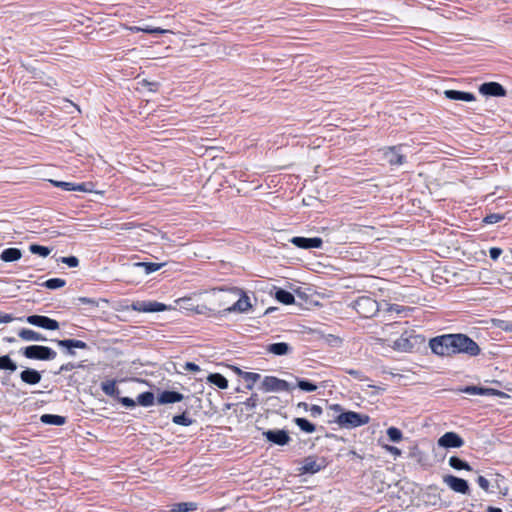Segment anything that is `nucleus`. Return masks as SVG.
<instances>
[{
    "label": "nucleus",
    "instance_id": "nucleus-1",
    "mask_svg": "<svg viewBox=\"0 0 512 512\" xmlns=\"http://www.w3.org/2000/svg\"><path fill=\"white\" fill-rule=\"evenodd\" d=\"M331 409L338 413L334 422L341 428L354 429L370 422L369 415L350 410L346 411L340 404H333Z\"/></svg>",
    "mask_w": 512,
    "mask_h": 512
},
{
    "label": "nucleus",
    "instance_id": "nucleus-2",
    "mask_svg": "<svg viewBox=\"0 0 512 512\" xmlns=\"http://www.w3.org/2000/svg\"><path fill=\"white\" fill-rule=\"evenodd\" d=\"M429 348L432 353L440 357L454 355V333L442 334L429 340Z\"/></svg>",
    "mask_w": 512,
    "mask_h": 512
},
{
    "label": "nucleus",
    "instance_id": "nucleus-3",
    "mask_svg": "<svg viewBox=\"0 0 512 512\" xmlns=\"http://www.w3.org/2000/svg\"><path fill=\"white\" fill-rule=\"evenodd\" d=\"M454 346V355L465 354L470 357H476L481 353L479 345L463 333H454Z\"/></svg>",
    "mask_w": 512,
    "mask_h": 512
},
{
    "label": "nucleus",
    "instance_id": "nucleus-4",
    "mask_svg": "<svg viewBox=\"0 0 512 512\" xmlns=\"http://www.w3.org/2000/svg\"><path fill=\"white\" fill-rule=\"evenodd\" d=\"M352 307L362 318H372L379 312L378 302L370 296H360L353 303Z\"/></svg>",
    "mask_w": 512,
    "mask_h": 512
},
{
    "label": "nucleus",
    "instance_id": "nucleus-5",
    "mask_svg": "<svg viewBox=\"0 0 512 512\" xmlns=\"http://www.w3.org/2000/svg\"><path fill=\"white\" fill-rule=\"evenodd\" d=\"M21 354L27 359L49 361L56 358L57 353L52 348L42 345H30L21 349Z\"/></svg>",
    "mask_w": 512,
    "mask_h": 512
},
{
    "label": "nucleus",
    "instance_id": "nucleus-6",
    "mask_svg": "<svg viewBox=\"0 0 512 512\" xmlns=\"http://www.w3.org/2000/svg\"><path fill=\"white\" fill-rule=\"evenodd\" d=\"M263 392H290L295 389L291 383L275 376H265L259 387Z\"/></svg>",
    "mask_w": 512,
    "mask_h": 512
},
{
    "label": "nucleus",
    "instance_id": "nucleus-7",
    "mask_svg": "<svg viewBox=\"0 0 512 512\" xmlns=\"http://www.w3.org/2000/svg\"><path fill=\"white\" fill-rule=\"evenodd\" d=\"M263 437L270 443L277 446H285L291 438L285 429H270L262 432Z\"/></svg>",
    "mask_w": 512,
    "mask_h": 512
},
{
    "label": "nucleus",
    "instance_id": "nucleus-8",
    "mask_svg": "<svg viewBox=\"0 0 512 512\" xmlns=\"http://www.w3.org/2000/svg\"><path fill=\"white\" fill-rule=\"evenodd\" d=\"M26 321L31 325L46 330H57L59 328L58 321L44 315H30L26 318Z\"/></svg>",
    "mask_w": 512,
    "mask_h": 512
},
{
    "label": "nucleus",
    "instance_id": "nucleus-9",
    "mask_svg": "<svg viewBox=\"0 0 512 512\" xmlns=\"http://www.w3.org/2000/svg\"><path fill=\"white\" fill-rule=\"evenodd\" d=\"M443 482L456 493L468 494L470 491L468 482L454 475H445Z\"/></svg>",
    "mask_w": 512,
    "mask_h": 512
},
{
    "label": "nucleus",
    "instance_id": "nucleus-10",
    "mask_svg": "<svg viewBox=\"0 0 512 512\" xmlns=\"http://www.w3.org/2000/svg\"><path fill=\"white\" fill-rule=\"evenodd\" d=\"M290 242L300 249H319L323 245V240L320 237L306 238L302 236H295L291 238Z\"/></svg>",
    "mask_w": 512,
    "mask_h": 512
},
{
    "label": "nucleus",
    "instance_id": "nucleus-11",
    "mask_svg": "<svg viewBox=\"0 0 512 512\" xmlns=\"http://www.w3.org/2000/svg\"><path fill=\"white\" fill-rule=\"evenodd\" d=\"M442 448H460L464 445V440L456 432H446L437 441Z\"/></svg>",
    "mask_w": 512,
    "mask_h": 512
},
{
    "label": "nucleus",
    "instance_id": "nucleus-12",
    "mask_svg": "<svg viewBox=\"0 0 512 512\" xmlns=\"http://www.w3.org/2000/svg\"><path fill=\"white\" fill-rule=\"evenodd\" d=\"M479 92L484 96L504 97L506 96L505 88L498 82H485L480 85Z\"/></svg>",
    "mask_w": 512,
    "mask_h": 512
},
{
    "label": "nucleus",
    "instance_id": "nucleus-13",
    "mask_svg": "<svg viewBox=\"0 0 512 512\" xmlns=\"http://www.w3.org/2000/svg\"><path fill=\"white\" fill-rule=\"evenodd\" d=\"M55 343L65 349V353L69 356H75V349H88V345L86 342L77 339H63V340H54Z\"/></svg>",
    "mask_w": 512,
    "mask_h": 512
},
{
    "label": "nucleus",
    "instance_id": "nucleus-14",
    "mask_svg": "<svg viewBox=\"0 0 512 512\" xmlns=\"http://www.w3.org/2000/svg\"><path fill=\"white\" fill-rule=\"evenodd\" d=\"M133 309L138 312L154 313L165 311L167 307L157 301H138L133 304Z\"/></svg>",
    "mask_w": 512,
    "mask_h": 512
},
{
    "label": "nucleus",
    "instance_id": "nucleus-15",
    "mask_svg": "<svg viewBox=\"0 0 512 512\" xmlns=\"http://www.w3.org/2000/svg\"><path fill=\"white\" fill-rule=\"evenodd\" d=\"M402 146L388 147L384 151V158L390 165H402L405 162V156L401 152Z\"/></svg>",
    "mask_w": 512,
    "mask_h": 512
},
{
    "label": "nucleus",
    "instance_id": "nucleus-16",
    "mask_svg": "<svg viewBox=\"0 0 512 512\" xmlns=\"http://www.w3.org/2000/svg\"><path fill=\"white\" fill-rule=\"evenodd\" d=\"M20 379L25 384L36 385L40 383L42 375L38 370L26 367L20 372Z\"/></svg>",
    "mask_w": 512,
    "mask_h": 512
},
{
    "label": "nucleus",
    "instance_id": "nucleus-17",
    "mask_svg": "<svg viewBox=\"0 0 512 512\" xmlns=\"http://www.w3.org/2000/svg\"><path fill=\"white\" fill-rule=\"evenodd\" d=\"M184 399V395L177 391L172 390H164L162 391L158 397L157 402L158 404L164 405V404H172L176 402H180Z\"/></svg>",
    "mask_w": 512,
    "mask_h": 512
},
{
    "label": "nucleus",
    "instance_id": "nucleus-18",
    "mask_svg": "<svg viewBox=\"0 0 512 512\" xmlns=\"http://www.w3.org/2000/svg\"><path fill=\"white\" fill-rule=\"evenodd\" d=\"M324 468L322 463H319L313 456H308L303 460L300 471L302 474H315Z\"/></svg>",
    "mask_w": 512,
    "mask_h": 512
},
{
    "label": "nucleus",
    "instance_id": "nucleus-19",
    "mask_svg": "<svg viewBox=\"0 0 512 512\" xmlns=\"http://www.w3.org/2000/svg\"><path fill=\"white\" fill-rule=\"evenodd\" d=\"M266 351L275 356H284L292 353L293 348L286 342H277L267 345Z\"/></svg>",
    "mask_w": 512,
    "mask_h": 512
},
{
    "label": "nucleus",
    "instance_id": "nucleus-20",
    "mask_svg": "<svg viewBox=\"0 0 512 512\" xmlns=\"http://www.w3.org/2000/svg\"><path fill=\"white\" fill-rule=\"evenodd\" d=\"M444 94L448 99L455 101L472 102L475 100V96L473 93L465 91L450 89L445 90Z\"/></svg>",
    "mask_w": 512,
    "mask_h": 512
},
{
    "label": "nucleus",
    "instance_id": "nucleus-21",
    "mask_svg": "<svg viewBox=\"0 0 512 512\" xmlns=\"http://www.w3.org/2000/svg\"><path fill=\"white\" fill-rule=\"evenodd\" d=\"M393 349L400 352H410L414 348V343L406 334H402L393 342Z\"/></svg>",
    "mask_w": 512,
    "mask_h": 512
},
{
    "label": "nucleus",
    "instance_id": "nucleus-22",
    "mask_svg": "<svg viewBox=\"0 0 512 512\" xmlns=\"http://www.w3.org/2000/svg\"><path fill=\"white\" fill-rule=\"evenodd\" d=\"M251 308L249 297L245 294L241 296L232 306L227 308L228 312L245 313Z\"/></svg>",
    "mask_w": 512,
    "mask_h": 512
},
{
    "label": "nucleus",
    "instance_id": "nucleus-23",
    "mask_svg": "<svg viewBox=\"0 0 512 512\" xmlns=\"http://www.w3.org/2000/svg\"><path fill=\"white\" fill-rule=\"evenodd\" d=\"M18 336L24 341L42 342L47 340L41 333L27 328L21 329L18 332Z\"/></svg>",
    "mask_w": 512,
    "mask_h": 512
},
{
    "label": "nucleus",
    "instance_id": "nucleus-24",
    "mask_svg": "<svg viewBox=\"0 0 512 512\" xmlns=\"http://www.w3.org/2000/svg\"><path fill=\"white\" fill-rule=\"evenodd\" d=\"M22 257V252L18 248H6L1 252L0 259L4 262H14Z\"/></svg>",
    "mask_w": 512,
    "mask_h": 512
},
{
    "label": "nucleus",
    "instance_id": "nucleus-25",
    "mask_svg": "<svg viewBox=\"0 0 512 512\" xmlns=\"http://www.w3.org/2000/svg\"><path fill=\"white\" fill-rule=\"evenodd\" d=\"M40 421L46 425L61 426L66 423V418L56 414H43Z\"/></svg>",
    "mask_w": 512,
    "mask_h": 512
},
{
    "label": "nucleus",
    "instance_id": "nucleus-26",
    "mask_svg": "<svg viewBox=\"0 0 512 512\" xmlns=\"http://www.w3.org/2000/svg\"><path fill=\"white\" fill-rule=\"evenodd\" d=\"M275 299L282 303V304H285V305H290V304H293L295 302V297L294 295L285 290V289H282V288H279L276 290L275 292Z\"/></svg>",
    "mask_w": 512,
    "mask_h": 512
},
{
    "label": "nucleus",
    "instance_id": "nucleus-27",
    "mask_svg": "<svg viewBox=\"0 0 512 512\" xmlns=\"http://www.w3.org/2000/svg\"><path fill=\"white\" fill-rule=\"evenodd\" d=\"M448 464L451 468L455 470L472 471L471 465L467 461L461 459L458 456H451L448 460Z\"/></svg>",
    "mask_w": 512,
    "mask_h": 512
},
{
    "label": "nucleus",
    "instance_id": "nucleus-28",
    "mask_svg": "<svg viewBox=\"0 0 512 512\" xmlns=\"http://www.w3.org/2000/svg\"><path fill=\"white\" fill-rule=\"evenodd\" d=\"M296 384L295 387H298L304 392H314L318 389V386L312 381L304 378L295 377Z\"/></svg>",
    "mask_w": 512,
    "mask_h": 512
},
{
    "label": "nucleus",
    "instance_id": "nucleus-29",
    "mask_svg": "<svg viewBox=\"0 0 512 512\" xmlns=\"http://www.w3.org/2000/svg\"><path fill=\"white\" fill-rule=\"evenodd\" d=\"M293 421L305 433L311 434L316 430V426L306 418L297 417Z\"/></svg>",
    "mask_w": 512,
    "mask_h": 512
},
{
    "label": "nucleus",
    "instance_id": "nucleus-30",
    "mask_svg": "<svg viewBox=\"0 0 512 512\" xmlns=\"http://www.w3.org/2000/svg\"><path fill=\"white\" fill-rule=\"evenodd\" d=\"M207 379L211 384L217 386L220 389H226L228 387V380L222 374L211 373Z\"/></svg>",
    "mask_w": 512,
    "mask_h": 512
},
{
    "label": "nucleus",
    "instance_id": "nucleus-31",
    "mask_svg": "<svg viewBox=\"0 0 512 512\" xmlns=\"http://www.w3.org/2000/svg\"><path fill=\"white\" fill-rule=\"evenodd\" d=\"M133 32H144L148 34H165L170 32L169 30L162 29L160 27H150L148 25L145 26H134L130 28Z\"/></svg>",
    "mask_w": 512,
    "mask_h": 512
},
{
    "label": "nucleus",
    "instance_id": "nucleus-32",
    "mask_svg": "<svg viewBox=\"0 0 512 512\" xmlns=\"http://www.w3.org/2000/svg\"><path fill=\"white\" fill-rule=\"evenodd\" d=\"M102 391L111 397H116L119 394V390L116 387V382L114 380H106L101 383Z\"/></svg>",
    "mask_w": 512,
    "mask_h": 512
},
{
    "label": "nucleus",
    "instance_id": "nucleus-33",
    "mask_svg": "<svg viewBox=\"0 0 512 512\" xmlns=\"http://www.w3.org/2000/svg\"><path fill=\"white\" fill-rule=\"evenodd\" d=\"M197 509L195 502H179L172 505L171 512H190Z\"/></svg>",
    "mask_w": 512,
    "mask_h": 512
},
{
    "label": "nucleus",
    "instance_id": "nucleus-34",
    "mask_svg": "<svg viewBox=\"0 0 512 512\" xmlns=\"http://www.w3.org/2000/svg\"><path fill=\"white\" fill-rule=\"evenodd\" d=\"M154 394L150 391H145L138 395L137 403L143 407H149L154 403Z\"/></svg>",
    "mask_w": 512,
    "mask_h": 512
},
{
    "label": "nucleus",
    "instance_id": "nucleus-35",
    "mask_svg": "<svg viewBox=\"0 0 512 512\" xmlns=\"http://www.w3.org/2000/svg\"><path fill=\"white\" fill-rule=\"evenodd\" d=\"M17 365L9 355L0 356V370L16 371Z\"/></svg>",
    "mask_w": 512,
    "mask_h": 512
},
{
    "label": "nucleus",
    "instance_id": "nucleus-36",
    "mask_svg": "<svg viewBox=\"0 0 512 512\" xmlns=\"http://www.w3.org/2000/svg\"><path fill=\"white\" fill-rule=\"evenodd\" d=\"M164 263H154V262H137L135 266L144 268L146 274H151L159 270Z\"/></svg>",
    "mask_w": 512,
    "mask_h": 512
},
{
    "label": "nucleus",
    "instance_id": "nucleus-37",
    "mask_svg": "<svg viewBox=\"0 0 512 512\" xmlns=\"http://www.w3.org/2000/svg\"><path fill=\"white\" fill-rule=\"evenodd\" d=\"M65 284H66V281L64 279H61V278H50V279L46 280L42 284V286L47 288V289H50V290H55V289L64 287Z\"/></svg>",
    "mask_w": 512,
    "mask_h": 512
},
{
    "label": "nucleus",
    "instance_id": "nucleus-38",
    "mask_svg": "<svg viewBox=\"0 0 512 512\" xmlns=\"http://www.w3.org/2000/svg\"><path fill=\"white\" fill-rule=\"evenodd\" d=\"M29 251L32 254L39 255L41 257H47L51 253V249L47 246H42L39 244H31L29 246Z\"/></svg>",
    "mask_w": 512,
    "mask_h": 512
},
{
    "label": "nucleus",
    "instance_id": "nucleus-39",
    "mask_svg": "<svg viewBox=\"0 0 512 512\" xmlns=\"http://www.w3.org/2000/svg\"><path fill=\"white\" fill-rule=\"evenodd\" d=\"M261 378L260 374L254 372H244L243 379L247 382V389L251 390L254 384Z\"/></svg>",
    "mask_w": 512,
    "mask_h": 512
},
{
    "label": "nucleus",
    "instance_id": "nucleus-40",
    "mask_svg": "<svg viewBox=\"0 0 512 512\" xmlns=\"http://www.w3.org/2000/svg\"><path fill=\"white\" fill-rule=\"evenodd\" d=\"M172 422L176 425L190 426L193 423V420L183 412L182 414L174 415Z\"/></svg>",
    "mask_w": 512,
    "mask_h": 512
},
{
    "label": "nucleus",
    "instance_id": "nucleus-41",
    "mask_svg": "<svg viewBox=\"0 0 512 512\" xmlns=\"http://www.w3.org/2000/svg\"><path fill=\"white\" fill-rule=\"evenodd\" d=\"M386 433L390 441L392 442H399L403 438L402 431L397 427H389Z\"/></svg>",
    "mask_w": 512,
    "mask_h": 512
},
{
    "label": "nucleus",
    "instance_id": "nucleus-42",
    "mask_svg": "<svg viewBox=\"0 0 512 512\" xmlns=\"http://www.w3.org/2000/svg\"><path fill=\"white\" fill-rule=\"evenodd\" d=\"M494 325H495V327H497L498 329H500L504 332L512 333V321L511 320L497 319V320H494Z\"/></svg>",
    "mask_w": 512,
    "mask_h": 512
},
{
    "label": "nucleus",
    "instance_id": "nucleus-43",
    "mask_svg": "<svg viewBox=\"0 0 512 512\" xmlns=\"http://www.w3.org/2000/svg\"><path fill=\"white\" fill-rule=\"evenodd\" d=\"M504 219V215L500 213H491L484 217L483 222L486 224H496Z\"/></svg>",
    "mask_w": 512,
    "mask_h": 512
},
{
    "label": "nucleus",
    "instance_id": "nucleus-44",
    "mask_svg": "<svg viewBox=\"0 0 512 512\" xmlns=\"http://www.w3.org/2000/svg\"><path fill=\"white\" fill-rule=\"evenodd\" d=\"M50 182L58 188H61L65 191H73L74 190V183L73 182H65V181H57V180H50Z\"/></svg>",
    "mask_w": 512,
    "mask_h": 512
},
{
    "label": "nucleus",
    "instance_id": "nucleus-45",
    "mask_svg": "<svg viewBox=\"0 0 512 512\" xmlns=\"http://www.w3.org/2000/svg\"><path fill=\"white\" fill-rule=\"evenodd\" d=\"M82 367H83V365L81 363L68 362V363H65V364L60 366L57 374H60V373H63V372H68V371H71L73 369L82 368Z\"/></svg>",
    "mask_w": 512,
    "mask_h": 512
},
{
    "label": "nucleus",
    "instance_id": "nucleus-46",
    "mask_svg": "<svg viewBox=\"0 0 512 512\" xmlns=\"http://www.w3.org/2000/svg\"><path fill=\"white\" fill-rule=\"evenodd\" d=\"M462 392L468 395H484L483 387L478 386H466L462 389Z\"/></svg>",
    "mask_w": 512,
    "mask_h": 512
},
{
    "label": "nucleus",
    "instance_id": "nucleus-47",
    "mask_svg": "<svg viewBox=\"0 0 512 512\" xmlns=\"http://www.w3.org/2000/svg\"><path fill=\"white\" fill-rule=\"evenodd\" d=\"M60 261L71 268H75L79 265V259L76 256L61 257Z\"/></svg>",
    "mask_w": 512,
    "mask_h": 512
},
{
    "label": "nucleus",
    "instance_id": "nucleus-48",
    "mask_svg": "<svg viewBox=\"0 0 512 512\" xmlns=\"http://www.w3.org/2000/svg\"><path fill=\"white\" fill-rule=\"evenodd\" d=\"M93 184L88 183H74V190L73 191H80V192H92Z\"/></svg>",
    "mask_w": 512,
    "mask_h": 512
},
{
    "label": "nucleus",
    "instance_id": "nucleus-49",
    "mask_svg": "<svg viewBox=\"0 0 512 512\" xmlns=\"http://www.w3.org/2000/svg\"><path fill=\"white\" fill-rule=\"evenodd\" d=\"M409 310H410V308L402 306V305H398V304H390L387 308L388 312H394L397 314H401V313H403L405 311H409Z\"/></svg>",
    "mask_w": 512,
    "mask_h": 512
},
{
    "label": "nucleus",
    "instance_id": "nucleus-50",
    "mask_svg": "<svg viewBox=\"0 0 512 512\" xmlns=\"http://www.w3.org/2000/svg\"><path fill=\"white\" fill-rule=\"evenodd\" d=\"M120 403L126 408H134L137 404V401L133 400L130 397H122L119 398Z\"/></svg>",
    "mask_w": 512,
    "mask_h": 512
},
{
    "label": "nucleus",
    "instance_id": "nucleus-51",
    "mask_svg": "<svg viewBox=\"0 0 512 512\" xmlns=\"http://www.w3.org/2000/svg\"><path fill=\"white\" fill-rule=\"evenodd\" d=\"M309 412L312 417L317 418L323 413V409L321 406L313 404L310 406Z\"/></svg>",
    "mask_w": 512,
    "mask_h": 512
},
{
    "label": "nucleus",
    "instance_id": "nucleus-52",
    "mask_svg": "<svg viewBox=\"0 0 512 512\" xmlns=\"http://www.w3.org/2000/svg\"><path fill=\"white\" fill-rule=\"evenodd\" d=\"M502 254V249L498 247H492L489 249V256L492 260H497Z\"/></svg>",
    "mask_w": 512,
    "mask_h": 512
},
{
    "label": "nucleus",
    "instance_id": "nucleus-53",
    "mask_svg": "<svg viewBox=\"0 0 512 512\" xmlns=\"http://www.w3.org/2000/svg\"><path fill=\"white\" fill-rule=\"evenodd\" d=\"M484 395L490 396V395H498V396H507L504 392L495 390L493 388H483Z\"/></svg>",
    "mask_w": 512,
    "mask_h": 512
},
{
    "label": "nucleus",
    "instance_id": "nucleus-54",
    "mask_svg": "<svg viewBox=\"0 0 512 512\" xmlns=\"http://www.w3.org/2000/svg\"><path fill=\"white\" fill-rule=\"evenodd\" d=\"M346 373H348L349 375H351L352 377H354L357 380L362 381L364 379L362 372L359 370L349 369V370H346Z\"/></svg>",
    "mask_w": 512,
    "mask_h": 512
},
{
    "label": "nucleus",
    "instance_id": "nucleus-55",
    "mask_svg": "<svg viewBox=\"0 0 512 512\" xmlns=\"http://www.w3.org/2000/svg\"><path fill=\"white\" fill-rule=\"evenodd\" d=\"M385 450L387 452H389L391 455H393L394 457H398L401 455V450L395 446L386 445Z\"/></svg>",
    "mask_w": 512,
    "mask_h": 512
},
{
    "label": "nucleus",
    "instance_id": "nucleus-56",
    "mask_svg": "<svg viewBox=\"0 0 512 512\" xmlns=\"http://www.w3.org/2000/svg\"><path fill=\"white\" fill-rule=\"evenodd\" d=\"M477 483H478V485H479L483 490L488 491V489H489V481H488L485 477H483V476H479V477L477 478Z\"/></svg>",
    "mask_w": 512,
    "mask_h": 512
},
{
    "label": "nucleus",
    "instance_id": "nucleus-57",
    "mask_svg": "<svg viewBox=\"0 0 512 512\" xmlns=\"http://www.w3.org/2000/svg\"><path fill=\"white\" fill-rule=\"evenodd\" d=\"M184 369L186 371H192V372H199L200 371V367L193 363V362H186L185 365H184Z\"/></svg>",
    "mask_w": 512,
    "mask_h": 512
},
{
    "label": "nucleus",
    "instance_id": "nucleus-58",
    "mask_svg": "<svg viewBox=\"0 0 512 512\" xmlns=\"http://www.w3.org/2000/svg\"><path fill=\"white\" fill-rule=\"evenodd\" d=\"M78 302L85 305L97 306L96 301L88 297H79Z\"/></svg>",
    "mask_w": 512,
    "mask_h": 512
},
{
    "label": "nucleus",
    "instance_id": "nucleus-59",
    "mask_svg": "<svg viewBox=\"0 0 512 512\" xmlns=\"http://www.w3.org/2000/svg\"><path fill=\"white\" fill-rule=\"evenodd\" d=\"M143 86L147 87L149 91L155 92L157 91L159 84L157 82H149L144 80Z\"/></svg>",
    "mask_w": 512,
    "mask_h": 512
},
{
    "label": "nucleus",
    "instance_id": "nucleus-60",
    "mask_svg": "<svg viewBox=\"0 0 512 512\" xmlns=\"http://www.w3.org/2000/svg\"><path fill=\"white\" fill-rule=\"evenodd\" d=\"M14 320L11 314L0 312V323H10Z\"/></svg>",
    "mask_w": 512,
    "mask_h": 512
},
{
    "label": "nucleus",
    "instance_id": "nucleus-61",
    "mask_svg": "<svg viewBox=\"0 0 512 512\" xmlns=\"http://www.w3.org/2000/svg\"><path fill=\"white\" fill-rule=\"evenodd\" d=\"M257 402V395H252L250 398H248L245 402L247 406L255 407Z\"/></svg>",
    "mask_w": 512,
    "mask_h": 512
},
{
    "label": "nucleus",
    "instance_id": "nucleus-62",
    "mask_svg": "<svg viewBox=\"0 0 512 512\" xmlns=\"http://www.w3.org/2000/svg\"><path fill=\"white\" fill-rule=\"evenodd\" d=\"M207 311H211V309H209L207 306L205 305H198L196 307V312L199 313V314H206Z\"/></svg>",
    "mask_w": 512,
    "mask_h": 512
},
{
    "label": "nucleus",
    "instance_id": "nucleus-63",
    "mask_svg": "<svg viewBox=\"0 0 512 512\" xmlns=\"http://www.w3.org/2000/svg\"><path fill=\"white\" fill-rule=\"evenodd\" d=\"M299 408H302L304 411L309 412V408L311 405H309L306 402H299L297 405Z\"/></svg>",
    "mask_w": 512,
    "mask_h": 512
},
{
    "label": "nucleus",
    "instance_id": "nucleus-64",
    "mask_svg": "<svg viewBox=\"0 0 512 512\" xmlns=\"http://www.w3.org/2000/svg\"><path fill=\"white\" fill-rule=\"evenodd\" d=\"M487 512H503L500 508L489 506Z\"/></svg>",
    "mask_w": 512,
    "mask_h": 512
}]
</instances>
